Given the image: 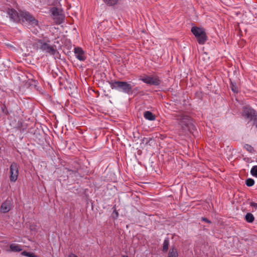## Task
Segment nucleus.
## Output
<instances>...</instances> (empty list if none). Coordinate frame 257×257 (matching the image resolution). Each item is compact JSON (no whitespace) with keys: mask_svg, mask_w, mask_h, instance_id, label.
I'll use <instances>...</instances> for the list:
<instances>
[{"mask_svg":"<svg viewBox=\"0 0 257 257\" xmlns=\"http://www.w3.org/2000/svg\"><path fill=\"white\" fill-rule=\"evenodd\" d=\"M10 247L11 250L13 252H19L22 250L21 246L16 243L11 244Z\"/></svg>","mask_w":257,"mask_h":257,"instance_id":"4468645a","label":"nucleus"},{"mask_svg":"<svg viewBox=\"0 0 257 257\" xmlns=\"http://www.w3.org/2000/svg\"><path fill=\"white\" fill-rule=\"evenodd\" d=\"M250 206L253 207L256 210H257V203L251 202L250 203Z\"/></svg>","mask_w":257,"mask_h":257,"instance_id":"393cba45","label":"nucleus"},{"mask_svg":"<svg viewBox=\"0 0 257 257\" xmlns=\"http://www.w3.org/2000/svg\"><path fill=\"white\" fill-rule=\"evenodd\" d=\"M251 174L257 178V166H253L250 170Z\"/></svg>","mask_w":257,"mask_h":257,"instance_id":"4be33fe9","label":"nucleus"},{"mask_svg":"<svg viewBox=\"0 0 257 257\" xmlns=\"http://www.w3.org/2000/svg\"><path fill=\"white\" fill-rule=\"evenodd\" d=\"M169 245V238L166 237L163 242V246L162 251L164 252H166L168 250V247Z\"/></svg>","mask_w":257,"mask_h":257,"instance_id":"dca6fc26","label":"nucleus"},{"mask_svg":"<svg viewBox=\"0 0 257 257\" xmlns=\"http://www.w3.org/2000/svg\"><path fill=\"white\" fill-rule=\"evenodd\" d=\"M244 219L248 223H252L254 220V217L251 213H247L245 215Z\"/></svg>","mask_w":257,"mask_h":257,"instance_id":"2eb2a0df","label":"nucleus"},{"mask_svg":"<svg viewBox=\"0 0 257 257\" xmlns=\"http://www.w3.org/2000/svg\"><path fill=\"white\" fill-rule=\"evenodd\" d=\"M244 148L249 152V153H252L254 152V149L252 146L249 145L245 144L244 145Z\"/></svg>","mask_w":257,"mask_h":257,"instance_id":"5701e85b","label":"nucleus"},{"mask_svg":"<svg viewBox=\"0 0 257 257\" xmlns=\"http://www.w3.org/2000/svg\"><path fill=\"white\" fill-rule=\"evenodd\" d=\"M7 14L12 21L17 22L20 21V11L18 13L13 9H9L7 11Z\"/></svg>","mask_w":257,"mask_h":257,"instance_id":"1a4fd4ad","label":"nucleus"},{"mask_svg":"<svg viewBox=\"0 0 257 257\" xmlns=\"http://www.w3.org/2000/svg\"><path fill=\"white\" fill-rule=\"evenodd\" d=\"M33 33L36 34H37V33L35 31H34Z\"/></svg>","mask_w":257,"mask_h":257,"instance_id":"c85d7f7f","label":"nucleus"},{"mask_svg":"<svg viewBox=\"0 0 257 257\" xmlns=\"http://www.w3.org/2000/svg\"><path fill=\"white\" fill-rule=\"evenodd\" d=\"M178 252L175 246H171L170 248L167 257H178Z\"/></svg>","mask_w":257,"mask_h":257,"instance_id":"ddd939ff","label":"nucleus"},{"mask_svg":"<svg viewBox=\"0 0 257 257\" xmlns=\"http://www.w3.org/2000/svg\"><path fill=\"white\" fill-rule=\"evenodd\" d=\"M189 117L188 115L180 114L177 117L179 124L183 130H186L188 128Z\"/></svg>","mask_w":257,"mask_h":257,"instance_id":"6e6552de","label":"nucleus"},{"mask_svg":"<svg viewBox=\"0 0 257 257\" xmlns=\"http://www.w3.org/2000/svg\"><path fill=\"white\" fill-rule=\"evenodd\" d=\"M144 118L148 120L153 121L156 119V116L152 112L150 111H146L144 113Z\"/></svg>","mask_w":257,"mask_h":257,"instance_id":"f8f14e48","label":"nucleus"},{"mask_svg":"<svg viewBox=\"0 0 257 257\" xmlns=\"http://www.w3.org/2000/svg\"><path fill=\"white\" fill-rule=\"evenodd\" d=\"M74 54L76 58L80 61H84L86 58L84 51L80 47L74 48Z\"/></svg>","mask_w":257,"mask_h":257,"instance_id":"9d476101","label":"nucleus"},{"mask_svg":"<svg viewBox=\"0 0 257 257\" xmlns=\"http://www.w3.org/2000/svg\"><path fill=\"white\" fill-rule=\"evenodd\" d=\"M10 180L12 182H15L19 175V167L16 162H13L10 167Z\"/></svg>","mask_w":257,"mask_h":257,"instance_id":"0eeeda50","label":"nucleus"},{"mask_svg":"<svg viewBox=\"0 0 257 257\" xmlns=\"http://www.w3.org/2000/svg\"><path fill=\"white\" fill-rule=\"evenodd\" d=\"M105 4L109 6H112L117 4L118 0H103Z\"/></svg>","mask_w":257,"mask_h":257,"instance_id":"f3484780","label":"nucleus"},{"mask_svg":"<svg viewBox=\"0 0 257 257\" xmlns=\"http://www.w3.org/2000/svg\"><path fill=\"white\" fill-rule=\"evenodd\" d=\"M22 254L28 257H36L37 256L34 253L32 252H27L26 251H23L22 252Z\"/></svg>","mask_w":257,"mask_h":257,"instance_id":"b1692460","label":"nucleus"},{"mask_svg":"<svg viewBox=\"0 0 257 257\" xmlns=\"http://www.w3.org/2000/svg\"><path fill=\"white\" fill-rule=\"evenodd\" d=\"M20 21L33 27L38 25V21L28 12L20 11Z\"/></svg>","mask_w":257,"mask_h":257,"instance_id":"20e7f679","label":"nucleus"},{"mask_svg":"<svg viewBox=\"0 0 257 257\" xmlns=\"http://www.w3.org/2000/svg\"><path fill=\"white\" fill-rule=\"evenodd\" d=\"M230 88L231 90L234 93H237L238 91V88L235 83L231 82Z\"/></svg>","mask_w":257,"mask_h":257,"instance_id":"a211bd4d","label":"nucleus"},{"mask_svg":"<svg viewBox=\"0 0 257 257\" xmlns=\"http://www.w3.org/2000/svg\"><path fill=\"white\" fill-rule=\"evenodd\" d=\"M112 89L121 91L124 93L130 94L132 91L133 86L125 81L111 80L108 81Z\"/></svg>","mask_w":257,"mask_h":257,"instance_id":"f03ea898","label":"nucleus"},{"mask_svg":"<svg viewBox=\"0 0 257 257\" xmlns=\"http://www.w3.org/2000/svg\"><path fill=\"white\" fill-rule=\"evenodd\" d=\"M254 184V181L251 178H248L246 180L245 184L248 187H251Z\"/></svg>","mask_w":257,"mask_h":257,"instance_id":"aec40b11","label":"nucleus"},{"mask_svg":"<svg viewBox=\"0 0 257 257\" xmlns=\"http://www.w3.org/2000/svg\"><path fill=\"white\" fill-rule=\"evenodd\" d=\"M11 209L10 201L7 200L3 202L0 207V211L3 213L8 212Z\"/></svg>","mask_w":257,"mask_h":257,"instance_id":"9b49d317","label":"nucleus"},{"mask_svg":"<svg viewBox=\"0 0 257 257\" xmlns=\"http://www.w3.org/2000/svg\"><path fill=\"white\" fill-rule=\"evenodd\" d=\"M33 46L36 50H40L49 55H54L57 52L56 46L51 44V41L48 37L36 40Z\"/></svg>","mask_w":257,"mask_h":257,"instance_id":"f257e3e1","label":"nucleus"},{"mask_svg":"<svg viewBox=\"0 0 257 257\" xmlns=\"http://www.w3.org/2000/svg\"><path fill=\"white\" fill-rule=\"evenodd\" d=\"M72 256H73L72 257H78L77 256H76V255L75 254H72Z\"/></svg>","mask_w":257,"mask_h":257,"instance_id":"bb28decb","label":"nucleus"},{"mask_svg":"<svg viewBox=\"0 0 257 257\" xmlns=\"http://www.w3.org/2000/svg\"><path fill=\"white\" fill-rule=\"evenodd\" d=\"M121 257H128V256H127V255H122Z\"/></svg>","mask_w":257,"mask_h":257,"instance_id":"cd10ccee","label":"nucleus"},{"mask_svg":"<svg viewBox=\"0 0 257 257\" xmlns=\"http://www.w3.org/2000/svg\"><path fill=\"white\" fill-rule=\"evenodd\" d=\"M242 115L250 120L253 121V124L257 127V113L255 111L249 107H243Z\"/></svg>","mask_w":257,"mask_h":257,"instance_id":"39448f33","label":"nucleus"},{"mask_svg":"<svg viewBox=\"0 0 257 257\" xmlns=\"http://www.w3.org/2000/svg\"><path fill=\"white\" fill-rule=\"evenodd\" d=\"M201 220H202L204 222H206L207 223H210L211 222L210 220H208L207 218H206L205 217H202Z\"/></svg>","mask_w":257,"mask_h":257,"instance_id":"a878e982","label":"nucleus"},{"mask_svg":"<svg viewBox=\"0 0 257 257\" xmlns=\"http://www.w3.org/2000/svg\"><path fill=\"white\" fill-rule=\"evenodd\" d=\"M55 17V18H54V19L56 20V23L57 24H60L63 22V20H64L63 16L60 15L58 16Z\"/></svg>","mask_w":257,"mask_h":257,"instance_id":"412c9836","label":"nucleus"},{"mask_svg":"<svg viewBox=\"0 0 257 257\" xmlns=\"http://www.w3.org/2000/svg\"><path fill=\"white\" fill-rule=\"evenodd\" d=\"M51 12L53 16L54 17H57L60 15L59 10L56 8H52L51 10Z\"/></svg>","mask_w":257,"mask_h":257,"instance_id":"6ab92c4d","label":"nucleus"},{"mask_svg":"<svg viewBox=\"0 0 257 257\" xmlns=\"http://www.w3.org/2000/svg\"><path fill=\"white\" fill-rule=\"evenodd\" d=\"M191 32L196 38L197 42L199 44L203 45L205 43L207 37L203 28L193 27L191 28Z\"/></svg>","mask_w":257,"mask_h":257,"instance_id":"7ed1b4c3","label":"nucleus"},{"mask_svg":"<svg viewBox=\"0 0 257 257\" xmlns=\"http://www.w3.org/2000/svg\"><path fill=\"white\" fill-rule=\"evenodd\" d=\"M140 80L142 81L143 82L151 85L158 86L161 84V80L159 77L157 76H149L146 75L140 78Z\"/></svg>","mask_w":257,"mask_h":257,"instance_id":"423d86ee","label":"nucleus"}]
</instances>
